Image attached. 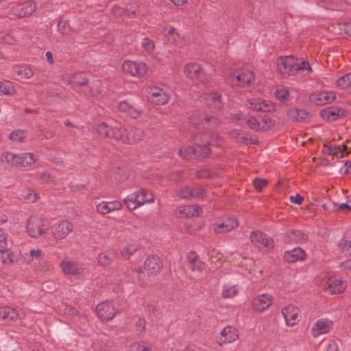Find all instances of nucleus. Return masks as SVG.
<instances>
[{"mask_svg":"<svg viewBox=\"0 0 351 351\" xmlns=\"http://www.w3.org/2000/svg\"><path fill=\"white\" fill-rule=\"evenodd\" d=\"M250 239L254 245L265 253L270 252L274 247L273 240L261 231L251 232Z\"/></svg>","mask_w":351,"mask_h":351,"instance_id":"nucleus-4","label":"nucleus"},{"mask_svg":"<svg viewBox=\"0 0 351 351\" xmlns=\"http://www.w3.org/2000/svg\"><path fill=\"white\" fill-rule=\"evenodd\" d=\"M267 184V181L265 179L255 178L253 180V184L256 189L261 191Z\"/></svg>","mask_w":351,"mask_h":351,"instance_id":"nucleus-55","label":"nucleus"},{"mask_svg":"<svg viewBox=\"0 0 351 351\" xmlns=\"http://www.w3.org/2000/svg\"><path fill=\"white\" fill-rule=\"evenodd\" d=\"M192 186H185L181 187L178 192L179 196L184 199L192 197Z\"/></svg>","mask_w":351,"mask_h":351,"instance_id":"nucleus-47","label":"nucleus"},{"mask_svg":"<svg viewBox=\"0 0 351 351\" xmlns=\"http://www.w3.org/2000/svg\"><path fill=\"white\" fill-rule=\"evenodd\" d=\"M238 225L239 223L236 218L229 217L222 221H216L213 224V230L218 234L227 233L236 228Z\"/></svg>","mask_w":351,"mask_h":351,"instance_id":"nucleus-16","label":"nucleus"},{"mask_svg":"<svg viewBox=\"0 0 351 351\" xmlns=\"http://www.w3.org/2000/svg\"><path fill=\"white\" fill-rule=\"evenodd\" d=\"M142 341H136L130 345L129 351H141Z\"/></svg>","mask_w":351,"mask_h":351,"instance_id":"nucleus-64","label":"nucleus"},{"mask_svg":"<svg viewBox=\"0 0 351 351\" xmlns=\"http://www.w3.org/2000/svg\"><path fill=\"white\" fill-rule=\"evenodd\" d=\"M337 86L341 88H346L351 86V73L343 75L336 81Z\"/></svg>","mask_w":351,"mask_h":351,"instance_id":"nucleus-43","label":"nucleus"},{"mask_svg":"<svg viewBox=\"0 0 351 351\" xmlns=\"http://www.w3.org/2000/svg\"><path fill=\"white\" fill-rule=\"evenodd\" d=\"M145 320L142 318H138L136 322V332L138 335H141L145 330Z\"/></svg>","mask_w":351,"mask_h":351,"instance_id":"nucleus-58","label":"nucleus"},{"mask_svg":"<svg viewBox=\"0 0 351 351\" xmlns=\"http://www.w3.org/2000/svg\"><path fill=\"white\" fill-rule=\"evenodd\" d=\"M29 255L33 258H35L36 260H39L43 255V253L41 250H32L29 252Z\"/></svg>","mask_w":351,"mask_h":351,"instance_id":"nucleus-61","label":"nucleus"},{"mask_svg":"<svg viewBox=\"0 0 351 351\" xmlns=\"http://www.w3.org/2000/svg\"><path fill=\"white\" fill-rule=\"evenodd\" d=\"M306 257V253L301 247H295L291 250L286 251L284 254L285 259L289 263H295L303 261Z\"/></svg>","mask_w":351,"mask_h":351,"instance_id":"nucleus-25","label":"nucleus"},{"mask_svg":"<svg viewBox=\"0 0 351 351\" xmlns=\"http://www.w3.org/2000/svg\"><path fill=\"white\" fill-rule=\"evenodd\" d=\"M274 298L271 294L263 293L256 296L252 302V310L257 313H263L273 303Z\"/></svg>","mask_w":351,"mask_h":351,"instance_id":"nucleus-11","label":"nucleus"},{"mask_svg":"<svg viewBox=\"0 0 351 351\" xmlns=\"http://www.w3.org/2000/svg\"><path fill=\"white\" fill-rule=\"evenodd\" d=\"M333 327V322L327 318L317 319L311 327V335L314 337L328 334Z\"/></svg>","mask_w":351,"mask_h":351,"instance_id":"nucleus-13","label":"nucleus"},{"mask_svg":"<svg viewBox=\"0 0 351 351\" xmlns=\"http://www.w3.org/2000/svg\"><path fill=\"white\" fill-rule=\"evenodd\" d=\"M122 69L132 77H141L146 73L147 67L143 62L127 60L123 62Z\"/></svg>","mask_w":351,"mask_h":351,"instance_id":"nucleus-7","label":"nucleus"},{"mask_svg":"<svg viewBox=\"0 0 351 351\" xmlns=\"http://www.w3.org/2000/svg\"><path fill=\"white\" fill-rule=\"evenodd\" d=\"M217 137L210 132L204 133L199 136V139L202 142L201 144L197 143L195 146L182 148L179 150V155L185 160H191L197 157H206L210 152L209 145H219V143H215V138Z\"/></svg>","mask_w":351,"mask_h":351,"instance_id":"nucleus-2","label":"nucleus"},{"mask_svg":"<svg viewBox=\"0 0 351 351\" xmlns=\"http://www.w3.org/2000/svg\"><path fill=\"white\" fill-rule=\"evenodd\" d=\"M145 269L149 276L157 274L162 267V263L159 257L154 256L148 257L144 263Z\"/></svg>","mask_w":351,"mask_h":351,"instance_id":"nucleus-21","label":"nucleus"},{"mask_svg":"<svg viewBox=\"0 0 351 351\" xmlns=\"http://www.w3.org/2000/svg\"><path fill=\"white\" fill-rule=\"evenodd\" d=\"M169 43L175 45L178 47L182 46V41L179 34L176 31L175 33L171 36L167 40Z\"/></svg>","mask_w":351,"mask_h":351,"instance_id":"nucleus-53","label":"nucleus"},{"mask_svg":"<svg viewBox=\"0 0 351 351\" xmlns=\"http://www.w3.org/2000/svg\"><path fill=\"white\" fill-rule=\"evenodd\" d=\"M97 131L100 135L105 137L115 140H122L123 142L130 144L142 140L144 136V132L141 128H132L127 132L125 136H124L119 128L117 126H110L106 123L98 124Z\"/></svg>","mask_w":351,"mask_h":351,"instance_id":"nucleus-1","label":"nucleus"},{"mask_svg":"<svg viewBox=\"0 0 351 351\" xmlns=\"http://www.w3.org/2000/svg\"><path fill=\"white\" fill-rule=\"evenodd\" d=\"M237 85L241 87L250 86L254 80V73L249 70H244L237 75Z\"/></svg>","mask_w":351,"mask_h":351,"instance_id":"nucleus-29","label":"nucleus"},{"mask_svg":"<svg viewBox=\"0 0 351 351\" xmlns=\"http://www.w3.org/2000/svg\"><path fill=\"white\" fill-rule=\"evenodd\" d=\"M137 197V206L141 207L145 204H149L154 202V194L146 189H141L135 191Z\"/></svg>","mask_w":351,"mask_h":351,"instance_id":"nucleus-28","label":"nucleus"},{"mask_svg":"<svg viewBox=\"0 0 351 351\" xmlns=\"http://www.w3.org/2000/svg\"><path fill=\"white\" fill-rule=\"evenodd\" d=\"M346 288V282L336 277H329L324 285V291L330 294H339Z\"/></svg>","mask_w":351,"mask_h":351,"instance_id":"nucleus-14","label":"nucleus"},{"mask_svg":"<svg viewBox=\"0 0 351 351\" xmlns=\"http://www.w3.org/2000/svg\"><path fill=\"white\" fill-rule=\"evenodd\" d=\"M338 245L343 252L351 254V241L341 239Z\"/></svg>","mask_w":351,"mask_h":351,"instance_id":"nucleus-48","label":"nucleus"},{"mask_svg":"<svg viewBox=\"0 0 351 351\" xmlns=\"http://www.w3.org/2000/svg\"><path fill=\"white\" fill-rule=\"evenodd\" d=\"M233 119L237 121H244L246 125L252 130L255 131L268 130L272 125L271 120L269 117H265L261 121L256 117H245L241 114H235Z\"/></svg>","mask_w":351,"mask_h":351,"instance_id":"nucleus-3","label":"nucleus"},{"mask_svg":"<svg viewBox=\"0 0 351 351\" xmlns=\"http://www.w3.org/2000/svg\"><path fill=\"white\" fill-rule=\"evenodd\" d=\"M141 47L146 52L150 53L153 52L155 49V43L152 40L148 38H144L141 41Z\"/></svg>","mask_w":351,"mask_h":351,"instance_id":"nucleus-44","label":"nucleus"},{"mask_svg":"<svg viewBox=\"0 0 351 351\" xmlns=\"http://www.w3.org/2000/svg\"><path fill=\"white\" fill-rule=\"evenodd\" d=\"M246 106L256 112H272L275 110V106L269 100L262 99L261 98L252 97L246 101Z\"/></svg>","mask_w":351,"mask_h":351,"instance_id":"nucleus-8","label":"nucleus"},{"mask_svg":"<svg viewBox=\"0 0 351 351\" xmlns=\"http://www.w3.org/2000/svg\"><path fill=\"white\" fill-rule=\"evenodd\" d=\"M176 29L171 26H167L163 29L162 34L164 36L166 37L167 40H169V38L173 36V34L175 33Z\"/></svg>","mask_w":351,"mask_h":351,"instance_id":"nucleus-59","label":"nucleus"},{"mask_svg":"<svg viewBox=\"0 0 351 351\" xmlns=\"http://www.w3.org/2000/svg\"><path fill=\"white\" fill-rule=\"evenodd\" d=\"M123 208V204L119 201L106 202L102 201L96 206L97 211L102 215H106L113 211L120 210Z\"/></svg>","mask_w":351,"mask_h":351,"instance_id":"nucleus-20","label":"nucleus"},{"mask_svg":"<svg viewBox=\"0 0 351 351\" xmlns=\"http://www.w3.org/2000/svg\"><path fill=\"white\" fill-rule=\"evenodd\" d=\"M138 248V244L134 241L127 243L121 250V254L123 258L128 259Z\"/></svg>","mask_w":351,"mask_h":351,"instance_id":"nucleus-38","label":"nucleus"},{"mask_svg":"<svg viewBox=\"0 0 351 351\" xmlns=\"http://www.w3.org/2000/svg\"><path fill=\"white\" fill-rule=\"evenodd\" d=\"M277 67L279 72L282 74L293 75L297 72L295 60L291 56L278 58L277 60Z\"/></svg>","mask_w":351,"mask_h":351,"instance_id":"nucleus-15","label":"nucleus"},{"mask_svg":"<svg viewBox=\"0 0 351 351\" xmlns=\"http://www.w3.org/2000/svg\"><path fill=\"white\" fill-rule=\"evenodd\" d=\"M322 152L325 155L336 156L338 158L344 157L345 147L341 145H328L324 143Z\"/></svg>","mask_w":351,"mask_h":351,"instance_id":"nucleus-26","label":"nucleus"},{"mask_svg":"<svg viewBox=\"0 0 351 351\" xmlns=\"http://www.w3.org/2000/svg\"><path fill=\"white\" fill-rule=\"evenodd\" d=\"M341 112L338 108H328L323 110L321 114L324 119L335 120L340 117Z\"/></svg>","mask_w":351,"mask_h":351,"instance_id":"nucleus-40","label":"nucleus"},{"mask_svg":"<svg viewBox=\"0 0 351 351\" xmlns=\"http://www.w3.org/2000/svg\"><path fill=\"white\" fill-rule=\"evenodd\" d=\"M118 109L134 119L138 118L142 112L141 108L129 100L121 101L118 104Z\"/></svg>","mask_w":351,"mask_h":351,"instance_id":"nucleus-17","label":"nucleus"},{"mask_svg":"<svg viewBox=\"0 0 351 351\" xmlns=\"http://www.w3.org/2000/svg\"><path fill=\"white\" fill-rule=\"evenodd\" d=\"M34 75V71L28 66H16L13 68L12 76L17 80H27Z\"/></svg>","mask_w":351,"mask_h":351,"instance_id":"nucleus-24","label":"nucleus"},{"mask_svg":"<svg viewBox=\"0 0 351 351\" xmlns=\"http://www.w3.org/2000/svg\"><path fill=\"white\" fill-rule=\"evenodd\" d=\"M287 114L289 119L298 122H301L307 118L308 112L303 109L291 108L287 111Z\"/></svg>","mask_w":351,"mask_h":351,"instance_id":"nucleus-32","label":"nucleus"},{"mask_svg":"<svg viewBox=\"0 0 351 351\" xmlns=\"http://www.w3.org/2000/svg\"><path fill=\"white\" fill-rule=\"evenodd\" d=\"M36 158L32 153H21L19 154L17 167H30L35 163Z\"/></svg>","mask_w":351,"mask_h":351,"instance_id":"nucleus-31","label":"nucleus"},{"mask_svg":"<svg viewBox=\"0 0 351 351\" xmlns=\"http://www.w3.org/2000/svg\"><path fill=\"white\" fill-rule=\"evenodd\" d=\"M201 120H204L206 123H210L211 125L215 126L220 123L219 119L215 116H208L206 114L200 115Z\"/></svg>","mask_w":351,"mask_h":351,"instance_id":"nucleus-51","label":"nucleus"},{"mask_svg":"<svg viewBox=\"0 0 351 351\" xmlns=\"http://www.w3.org/2000/svg\"><path fill=\"white\" fill-rule=\"evenodd\" d=\"M324 351H338L337 343L334 341H328L325 345Z\"/></svg>","mask_w":351,"mask_h":351,"instance_id":"nucleus-60","label":"nucleus"},{"mask_svg":"<svg viewBox=\"0 0 351 351\" xmlns=\"http://www.w3.org/2000/svg\"><path fill=\"white\" fill-rule=\"evenodd\" d=\"M26 133L21 130H16L12 132L10 134V138L16 142H21L25 138Z\"/></svg>","mask_w":351,"mask_h":351,"instance_id":"nucleus-45","label":"nucleus"},{"mask_svg":"<svg viewBox=\"0 0 351 351\" xmlns=\"http://www.w3.org/2000/svg\"><path fill=\"white\" fill-rule=\"evenodd\" d=\"M307 240V236L300 230H293L286 234V241L290 243H302Z\"/></svg>","mask_w":351,"mask_h":351,"instance_id":"nucleus-27","label":"nucleus"},{"mask_svg":"<svg viewBox=\"0 0 351 351\" xmlns=\"http://www.w3.org/2000/svg\"><path fill=\"white\" fill-rule=\"evenodd\" d=\"M147 92L148 100L156 105H165L170 99L169 93L158 87H149Z\"/></svg>","mask_w":351,"mask_h":351,"instance_id":"nucleus-10","label":"nucleus"},{"mask_svg":"<svg viewBox=\"0 0 351 351\" xmlns=\"http://www.w3.org/2000/svg\"><path fill=\"white\" fill-rule=\"evenodd\" d=\"M19 317L18 312L10 307H0V320L13 321Z\"/></svg>","mask_w":351,"mask_h":351,"instance_id":"nucleus-34","label":"nucleus"},{"mask_svg":"<svg viewBox=\"0 0 351 351\" xmlns=\"http://www.w3.org/2000/svg\"><path fill=\"white\" fill-rule=\"evenodd\" d=\"M295 69H297V71L300 70L307 71L308 72L312 71L311 66L307 61H302L300 64L295 62Z\"/></svg>","mask_w":351,"mask_h":351,"instance_id":"nucleus-56","label":"nucleus"},{"mask_svg":"<svg viewBox=\"0 0 351 351\" xmlns=\"http://www.w3.org/2000/svg\"><path fill=\"white\" fill-rule=\"evenodd\" d=\"M36 4L35 2L29 1L21 4H19L13 8V13L19 18L31 15L35 12Z\"/></svg>","mask_w":351,"mask_h":351,"instance_id":"nucleus-19","label":"nucleus"},{"mask_svg":"<svg viewBox=\"0 0 351 351\" xmlns=\"http://www.w3.org/2000/svg\"><path fill=\"white\" fill-rule=\"evenodd\" d=\"M117 302L114 300L105 301L97 304L96 306V313L100 319L109 321L113 318L116 314V306Z\"/></svg>","mask_w":351,"mask_h":351,"instance_id":"nucleus-6","label":"nucleus"},{"mask_svg":"<svg viewBox=\"0 0 351 351\" xmlns=\"http://www.w3.org/2000/svg\"><path fill=\"white\" fill-rule=\"evenodd\" d=\"M184 74L186 77L195 79L202 73V69L199 64L196 63H189L184 66Z\"/></svg>","mask_w":351,"mask_h":351,"instance_id":"nucleus-33","label":"nucleus"},{"mask_svg":"<svg viewBox=\"0 0 351 351\" xmlns=\"http://www.w3.org/2000/svg\"><path fill=\"white\" fill-rule=\"evenodd\" d=\"M16 89L13 82L8 80L0 81V95H13Z\"/></svg>","mask_w":351,"mask_h":351,"instance_id":"nucleus-39","label":"nucleus"},{"mask_svg":"<svg viewBox=\"0 0 351 351\" xmlns=\"http://www.w3.org/2000/svg\"><path fill=\"white\" fill-rule=\"evenodd\" d=\"M18 260V255L12 252H8L6 256H2V262L4 263H13Z\"/></svg>","mask_w":351,"mask_h":351,"instance_id":"nucleus-54","label":"nucleus"},{"mask_svg":"<svg viewBox=\"0 0 351 351\" xmlns=\"http://www.w3.org/2000/svg\"><path fill=\"white\" fill-rule=\"evenodd\" d=\"M239 293V288L237 285L227 283L223 285L221 295L223 298H232Z\"/></svg>","mask_w":351,"mask_h":351,"instance_id":"nucleus-37","label":"nucleus"},{"mask_svg":"<svg viewBox=\"0 0 351 351\" xmlns=\"http://www.w3.org/2000/svg\"><path fill=\"white\" fill-rule=\"evenodd\" d=\"M45 220L43 217L38 215L31 216L27 221L26 230L27 234L34 239H38L46 233L43 228Z\"/></svg>","mask_w":351,"mask_h":351,"instance_id":"nucleus-5","label":"nucleus"},{"mask_svg":"<svg viewBox=\"0 0 351 351\" xmlns=\"http://www.w3.org/2000/svg\"><path fill=\"white\" fill-rule=\"evenodd\" d=\"M58 31L63 36L66 35L70 27L66 21H60L57 24Z\"/></svg>","mask_w":351,"mask_h":351,"instance_id":"nucleus-50","label":"nucleus"},{"mask_svg":"<svg viewBox=\"0 0 351 351\" xmlns=\"http://www.w3.org/2000/svg\"><path fill=\"white\" fill-rule=\"evenodd\" d=\"M221 338L218 340V343H232L236 341L239 337L238 330L231 326L225 327L221 332Z\"/></svg>","mask_w":351,"mask_h":351,"instance_id":"nucleus-22","label":"nucleus"},{"mask_svg":"<svg viewBox=\"0 0 351 351\" xmlns=\"http://www.w3.org/2000/svg\"><path fill=\"white\" fill-rule=\"evenodd\" d=\"M275 96L281 102H286L289 100V92L287 89H278L275 93Z\"/></svg>","mask_w":351,"mask_h":351,"instance_id":"nucleus-46","label":"nucleus"},{"mask_svg":"<svg viewBox=\"0 0 351 351\" xmlns=\"http://www.w3.org/2000/svg\"><path fill=\"white\" fill-rule=\"evenodd\" d=\"M123 201L128 209L130 210H134L138 208L137 206V197L136 192L128 195Z\"/></svg>","mask_w":351,"mask_h":351,"instance_id":"nucleus-42","label":"nucleus"},{"mask_svg":"<svg viewBox=\"0 0 351 351\" xmlns=\"http://www.w3.org/2000/svg\"><path fill=\"white\" fill-rule=\"evenodd\" d=\"M340 266L343 271L351 273V259H348L341 263Z\"/></svg>","mask_w":351,"mask_h":351,"instance_id":"nucleus-62","label":"nucleus"},{"mask_svg":"<svg viewBox=\"0 0 351 351\" xmlns=\"http://www.w3.org/2000/svg\"><path fill=\"white\" fill-rule=\"evenodd\" d=\"M208 99L211 100L213 102H215V107L217 108H221L222 104L221 103V95L216 93H210L208 96Z\"/></svg>","mask_w":351,"mask_h":351,"instance_id":"nucleus-52","label":"nucleus"},{"mask_svg":"<svg viewBox=\"0 0 351 351\" xmlns=\"http://www.w3.org/2000/svg\"><path fill=\"white\" fill-rule=\"evenodd\" d=\"M62 272L66 275L79 276L84 272L80 264L70 258H64L60 263Z\"/></svg>","mask_w":351,"mask_h":351,"instance_id":"nucleus-12","label":"nucleus"},{"mask_svg":"<svg viewBox=\"0 0 351 351\" xmlns=\"http://www.w3.org/2000/svg\"><path fill=\"white\" fill-rule=\"evenodd\" d=\"M72 84L80 85V86H86L88 84V80L85 77L75 78L72 80Z\"/></svg>","mask_w":351,"mask_h":351,"instance_id":"nucleus-63","label":"nucleus"},{"mask_svg":"<svg viewBox=\"0 0 351 351\" xmlns=\"http://www.w3.org/2000/svg\"><path fill=\"white\" fill-rule=\"evenodd\" d=\"M299 309L293 304H288L282 309V314L285 319L286 324L293 326L298 322Z\"/></svg>","mask_w":351,"mask_h":351,"instance_id":"nucleus-18","label":"nucleus"},{"mask_svg":"<svg viewBox=\"0 0 351 351\" xmlns=\"http://www.w3.org/2000/svg\"><path fill=\"white\" fill-rule=\"evenodd\" d=\"M336 95L333 92H320L312 97V100L317 106H323L333 101Z\"/></svg>","mask_w":351,"mask_h":351,"instance_id":"nucleus-23","label":"nucleus"},{"mask_svg":"<svg viewBox=\"0 0 351 351\" xmlns=\"http://www.w3.org/2000/svg\"><path fill=\"white\" fill-rule=\"evenodd\" d=\"M7 242H6V237L3 232V230L0 228V252L1 253H4L5 251L7 252Z\"/></svg>","mask_w":351,"mask_h":351,"instance_id":"nucleus-57","label":"nucleus"},{"mask_svg":"<svg viewBox=\"0 0 351 351\" xmlns=\"http://www.w3.org/2000/svg\"><path fill=\"white\" fill-rule=\"evenodd\" d=\"M73 230V225L67 220H60L51 227L52 235L56 240L66 238Z\"/></svg>","mask_w":351,"mask_h":351,"instance_id":"nucleus-9","label":"nucleus"},{"mask_svg":"<svg viewBox=\"0 0 351 351\" xmlns=\"http://www.w3.org/2000/svg\"><path fill=\"white\" fill-rule=\"evenodd\" d=\"M190 267L193 271H202L205 268V264L199 259L194 252H190L187 254Z\"/></svg>","mask_w":351,"mask_h":351,"instance_id":"nucleus-30","label":"nucleus"},{"mask_svg":"<svg viewBox=\"0 0 351 351\" xmlns=\"http://www.w3.org/2000/svg\"><path fill=\"white\" fill-rule=\"evenodd\" d=\"M202 211L201 208L197 206L189 205L182 207L179 213L185 217L198 216Z\"/></svg>","mask_w":351,"mask_h":351,"instance_id":"nucleus-36","label":"nucleus"},{"mask_svg":"<svg viewBox=\"0 0 351 351\" xmlns=\"http://www.w3.org/2000/svg\"><path fill=\"white\" fill-rule=\"evenodd\" d=\"M192 197L199 198L205 195L206 190L202 186L192 185Z\"/></svg>","mask_w":351,"mask_h":351,"instance_id":"nucleus-49","label":"nucleus"},{"mask_svg":"<svg viewBox=\"0 0 351 351\" xmlns=\"http://www.w3.org/2000/svg\"><path fill=\"white\" fill-rule=\"evenodd\" d=\"M115 258V252L112 250H107L100 253L97 257L98 263L101 266L109 265Z\"/></svg>","mask_w":351,"mask_h":351,"instance_id":"nucleus-35","label":"nucleus"},{"mask_svg":"<svg viewBox=\"0 0 351 351\" xmlns=\"http://www.w3.org/2000/svg\"><path fill=\"white\" fill-rule=\"evenodd\" d=\"M2 162L7 163L10 166L17 167V162L19 160V154H14L12 152H5L1 156Z\"/></svg>","mask_w":351,"mask_h":351,"instance_id":"nucleus-41","label":"nucleus"}]
</instances>
